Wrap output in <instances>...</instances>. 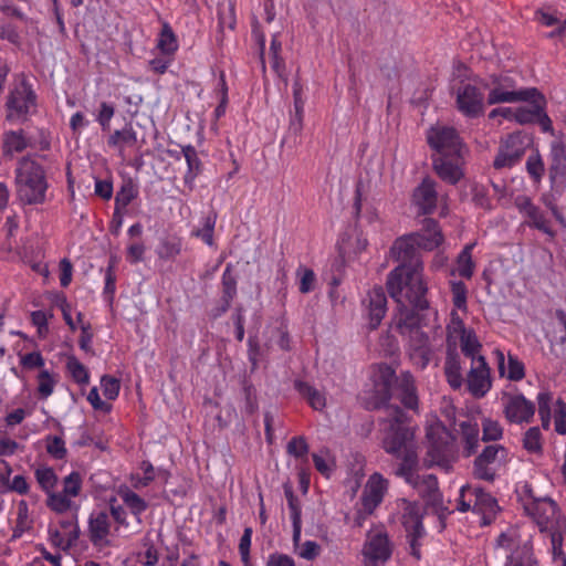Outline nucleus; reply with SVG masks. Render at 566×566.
I'll list each match as a JSON object with an SVG mask.
<instances>
[{"mask_svg": "<svg viewBox=\"0 0 566 566\" xmlns=\"http://www.w3.org/2000/svg\"><path fill=\"white\" fill-rule=\"evenodd\" d=\"M416 239L410 233L394 242L390 255L400 264L389 273L387 289L399 305L394 326L407 340L412 364L423 369L431 360L433 348L421 328L428 325L429 316L436 317L437 313L429 308L426 298L428 289Z\"/></svg>", "mask_w": 566, "mask_h": 566, "instance_id": "obj_1", "label": "nucleus"}, {"mask_svg": "<svg viewBox=\"0 0 566 566\" xmlns=\"http://www.w3.org/2000/svg\"><path fill=\"white\" fill-rule=\"evenodd\" d=\"M382 448L400 460L396 475L413 488L429 503L439 500L438 481L433 474H419V460L415 430L406 413L398 407H387V418L381 424Z\"/></svg>", "mask_w": 566, "mask_h": 566, "instance_id": "obj_2", "label": "nucleus"}, {"mask_svg": "<svg viewBox=\"0 0 566 566\" xmlns=\"http://www.w3.org/2000/svg\"><path fill=\"white\" fill-rule=\"evenodd\" d=\"M516 495L524 513L536 523L541 533L548 539L555 565L566 566V556L563 552L566 521L556 502L546 495L536 494L533 485L527 481L516 484Z\"/></svg>", "mask_w": 566, "mask_h": 566, "instance_id": "obj_3", "label": "nucleus"}, {"mask_svg": "<svg viewBox=\"0 0 566 566\" xmlns=\"http://www.w3.org/2000/svg\"><path fill=\"white\" fill-rule=\"evenodd\" d=\"M396 380L400 401L409 409L418 408V396L415 386V378L409 373H402L398 378L395 377V370L385 364L377 365L371 371L373 395L371 405L379 407L387 402L391 397L392 382Z\"/></svg>", "mask_w": 566, "mask_h": 566, "instance_id": "obj_4", "label": "nucleus"}, {"mask_svg": "<svg viewBox=\"0 0 566 566\" xmlns=\"http://www.w3.org/2000/svg\"><path fill=\"white\" fill-rule=\"evenodd\" d=\"M494 553L503 566H541L531 536L523 535L517 527H509L496 537Z\"/></svg>", "mask_w": 566, "mask_h": 566, "instance_id": "obj_5", "label": "nucleus"}, {"mask_svg": "<svg viewBox=\"0 0 566 566\" xmlns=\"http://www.w3.org/2000/svg\"><path fill=\"white\" fill-rule=\"evenodd\" d=\"M17 185L20 199L25 203H42L48 188L44 172L34 160L24 158L17 169Z\"/></svg>", "mask_w": 566, "mask_h": 566, "instance_id": "obj_6", "label": "nucleus"}, {"mask_svg": "<svg viewBox=\"0 0 566 566\" xmlns=\"http://www.w3.org/2000/svg\"><path fill=\"white\" fill-rule=\"evenodd\" d=\"M426 431L428 451L424 458V464L428 467L437 465L448 471L451 467L452 434L444 424L436 418L428 421Z\"/></svg>", "mask_w": 566, "mask_h": 566, "instance_id": "obj_7", "label": "nucleus"}, {"mask_svg": "<svg viewBox=\"0 0 566 566\" xmlns=\"http://www.w3.org/2000/svg\"><path fill=\"white\" fill-rule=\"evenodd\" d=\"M7 119L11 123H25L38 111V96L32 85L22 78L9 92L6 101Z\"/></svg>", "mask_w": 566, "mask_h": 566, "instance_id": "obj_8", "label": "nucleus"}, {"mask_svg": "<svg viewBox=\"0 0 566 566\" xmlns=\"http://www.w3.org/2000/svg\"><path fill=\"white\" fill-rule=\"evenodd\" d=\"M389 489V481L379 472L373 473L366 481L359 502L356 504L354 524L361 527L368 516L382 503Z\"/></svg>", "mask_w": 566, "mask_h": 566, "instance_id": "obj_9", "label": "nucleus"}, {"mask_svg": "<svg viewBox=\"0 0 566 566\" xmlns=\"http://www.w3.org/2000/svg\"><path fill=\"white\" fill-rule=\"evenodd\" d=\"M458 510L472 511L480 516V523L488 525L495 517L499 505L496 500L480 488L462 485L460 489Z\"/></svg>", "mask_w": 566, "mask_h": 566, "instance_id": "obj_10", "label": "nucleus"}, {"mask_svg": "<svg viewBox=\"0 0 566 566\" xmlns=\"http://www.w3.org/2000/svg\"><path fill=\"white\" fill-rule=\"evenodd\" d=\"M392 554V543L384 526L370 528L361 548L364 566H385Z\"/></svg>", "mask_w": 566, "mask_h": 566, "instance_id": "obj_11", "label": "nucleus"}, {"mask_svg": "<svg viewBox=\"0 0 566 566\" xmlns=\"http://www.w3.org/2000/svg\"><path fill=\"white\" fill-rule=\"evenodd\" d=\"M488 83H464L455 91V105L458 111L469 118H476L484 114L485 90Z\"/></svg>", "mask_w": 566, "mask_h": 566, "instance_id": "obj_12", "label": "nucleus"}, {"mask_svg": "<svg viewBox=\"0 0 566 566\" xmlns=\"http://www.w3.org/2000/svg\"><path fill=\"white\" fill-rule=\"evenodd\" d=\"M81 490L82 476L78 472L73 471L63 479L62 491L53 490L46 494V505L59 514L76 510L74 499L80 495Z\"/></svg>", "mask_w": 566, "mask_h": 566, "instance_id": "obj_13", "label": "nucleus"}, {"mask_svg": "<svg viewBox=\"0 0 566 566\" xmlns=\"http://www.w3.org/2000/svg\"><path fill=\"white\" fill-rule=\"evenodd\" d=\"M448 338L458 339L461 352L469 357L471 361L478 359L482 345L473 328L467 327L463 318L455 311L451 312L450 322L447 326Z\"/></svg>", "mask_w": 566, "mask_h": 566, "instance_id": "obj_14", "label": "nucleus"}, {"mask_svg": "<svg viewBox=\"0 0 566 566\" xmlns=\"http://www.w3.org/2000/svg\"><path fill=\"white\" fill-rule=\"evenodd\" d=\"M488 104L515 103L520 101L533 99L538 96L536 88L514 90L513 81L507 76H494L491 85L488 84Z\"/></svg>", "mask_w": 566, "mask_h": 566, "instance_id": "obj_15", "label": "nucleus"}, {"mask_svg": "<svg viewBox=\"0 0 566 566\" xmlns=\"http://www.w3.org/2000/svg\"><path fill=\"white\" fill-rule=\"evenodd\" d=\"M429 146L438 153L437 156L465 154L467 148L453 127L437 124L427 132Z\"/></svg>", "mask_w": 566, "mask_h": 566, "instance_id": "obj_16", "label": "nucleus"}, {"mask_svg": "<svg viewBox=\"0 0 566 566\" xmlns=\"http://www.w3.org/2000/svg\"><path fill=\"white\" fill-rule=\"evenodd\" d=\"M402 524L406 528L410 553L417 558H420V544L419 538L424 535V528L421 521L420 509L416 503L403 500L402 501Z\"/></svg>", "mask_w": 566, "mask_h": 566, "instance_id": "obj_17", "label": "nucleus"}, {"mask_svg": "<svg viewBox=\"0 0 566 566\" xmlns=\"http://www.w3.org/2000/svg\"><path fill=\"white\" fill-rule=\"evenodd\" d=\"M465 382L468 391L476 399L485 397L491 390L493 382L491 369L484 356H479L478 359L471 361Z\"/></svg>", "mask_w": 566, "mask_h": 566, "instance_id": "obj_18", "label": "nucleus"}, {"mask_svg": "<svg viewBox=\"0 0 566 566\" xmlns=\"http://www.w3.org/2000/svg\"><path fill=\"white\" fill-rule=\"evenodd\" d=\"M503 413L511 423L522 424L532 421L535 405L522 394H506L502 398Z\"/></svg>", "mask_w": 566, "mask_h": 566, "instance_id": "obj_19", "label": "nucleus"}, {"mask_svg": "<svg viewBox=\"0 0 566 566\" xmlns=\"http://www.w3.org/2000/svg\"><path fill=\"white\" fill-rule=\"evenodd\" d=\"M526 149L525 139L517 134L507 136L500 145L497 155L493 161L496 169L511 168L523 157Z\"/></svg>", "mask_w": 566, "mask_h": 566, "instance_id": "obj_20", "label": "nucleus"}, {"mask_svg": "<svg viewBox=\"0 0 566 566\" xmlns=\"http://www.w3.org/2000/svg\"><path fill=\"white\" fill-rule=\"evenodd\" d=\"M464 154H450L437 156L433 168L437 175L446 182L455 185L463 177Z\"/></svg>", "mask_w": 566, "mask_h": 566, "instance_id": "obj_21", "label": "nucleus"}, {"mask_svg": "<svg viewBox=\"0 0 566 566\" xmlns=\"http://www.w3.org/2000/svg\"><path fill=\"white\" fill-rule=\"evenodd\" d=\"M364 312L368 321V327L376 329L387 311V298L381 286H375L369 290L366 298L363 301Z\"/></svg>", "mask_w": 566, "mask_h": 566, "instance_id": "obj_22", "label": "nucleus"}, {"mask_svg": "<svg viewBox=\"0 0 566 566\" xmlns=\"http://www.w3.org/2000/svg\"><path fill=\"white\" fill-rule=\"evenodd\" d=\"M514 202L518 211L527 219V223L530 226L541 230L549 237H554V231L551 229L549 222L544 212L533 205L528 197L517 196Z\"/></svg>", "mask_w": 566, "mask_h": 566, "instance_id": "obj_23", "label": "nucleus"}, {"mask_svg": "<svg viewBox=\"0 0 566 566\" xmlns=\"http://www.w3.org/2000/svg\"><path fill=\"white\" fill-rule=\"evenodd\" d=\"M111 518L106 510H94L88 516V536L94 545L109 543Z\"/></svg>", "mask_w": 566, "mask_h": 566, "instance_id": "obj_24", "label": "nucleus"}, {"mask_svg": "<svg viewBox=\"0 0 566 566\" xmlns=\"http://www.w3.org/2000/svg\"><path fill=\"white\" fill-rule=\"evenodd\" d=\"M493 355L496 360L497 371L501 377L512 381H520L525 377L524 364L513 354L505 356L504 352L495 348Z\"/></svg>", "mask_w": 566, "mask_h": 566, "instance_id": "obj_25", "label": "nucleus"}, {"mask_svg": "<svg viewBox=\"0 0 566 566\" xmlns=\"http://www.w3.org/2000/svg\"><path fill=\"white\" fill-rule=\"evenodd\" d=\"M412 205L420 214L431 213L437 206V191L433 180L426 178L415 189L412 195Z\"/></svg>", "mask_w": 566, "mask_h": 566, "instance_id": "obj_26", "label": "nucleus"}, {"mask_svg": "<svg viewBox=\"0 0 566 566\" xmlns=\"http://www.w3.org/2000/svg\"><path fill=\"white\" fill-rule=\"evenodd\" d=\"M411 235L417 238L418 248L426 251L437 249L444 239L438 222L433 219H424L420 231L411 233Z\"/></svg>", "mask_w": 566, "mask_h": 566, "instance_id": "obj_27", "label": "nucleus"}, {"mask_svg": "<svg viewBox=\"0 0 566 566\" xmlns=\"http://www.w3.org/2000/svg\"><path fill=\"white\" fill-rule=\"evenodd\" d=\"M549 177L553 182L564 185L566 172V145L562 139H556L551 144L549 150Z\"/></svg>", "mask_w": 566, "mask_h": 566, "instance_id": "obj_28", "label": "nucleus"}, {"mask_svg": "<svg viewBox=\"0 0 566 566\" xmlns=\"http://www.w3.org/2000/svg\"><path fill=\"white\" fill-rule=\"evenodd\" d=\"M117 497L136 518L137 523H142V514L148 509V503L145 499L134 492L126 485L119 486L116 492Z\"/></svg>", "mask_w": 566, "mask_h": 566, "instance_id": "obj_29", "label": "nucleus"}, {"mask_svg": "<svg viewBox=\"0 0 566 566\" xmlns=\"http://www.w3.org/2000/svg\"><path fill=\"white\" fill-rule=\"evenodd\" d=\"M444 375L448 384L453 389H460L464 382L462 374V364L459 354L455 350H448L444 361Z\"/></svg>", "mask_w": 566, "mask_h": 566, "instance_id": "obj_30", "label": "nucleus"}, {"mask_svg": "<svg viewBox=\"0 0 566 566\" xmlns=\"http://www.w3.org/2000/svg\"><path fill=\"white\" fill-rule=\"evenodd\" d=\"M285 496L287 499L290 517L292 521L293 543L297 544L301 539V534H302L301 505H300L298 500L295 497L291 488L285 489Z\"/></svg>", "mask_w": 566, "mask_h": 566, "instance_id": "obj_31", "label": "nucleus"}, {"mask_svg": "<svg viewBox=\"0 0 566 566\" xmlns=\"http://www.w3.org/2000/svg\"><path fill=\"white\" fill-rule=\"evenodd\" d=\"M295 387L313 409L322 411L326 407V397L323 391L303 381H296Z\"/></svg>", "mask_w": 566, "mask_h": 566, "instance_id": "obj_32", "label": "nucleus"}, {"mask_svg": "<svg viewBox=\"0 0 566 566\" xmlns=\"http://www.w3.org/2000/svg\"><path fill=\"white\" fill-rule=\"evenodd\" d=\"M136 142L137 135L130 125L113 132L107 139L108 146L118 149L120 153L125 147L134 146Z\"/></svg>", "mask_w": 566, "mask_h": 566, "instance_id": "obj_33", "label": "nucleus"}, {"mask_svg": "<svg viewBox=\"0 0 566 566\" xmlns=\"http://www.w3.org/2000/svg\"><path fill=\"white\" fill-rule=\"evenodd\" d=\"M460 430L467 455H471L478 450L479 447V426L475 422L463 421L460 424Z\"/></svg>", "mask_w": 566, "mask_h": 566, "instance_id": "obj_34", "label": "nucleus"}, {"mask_svg": "<svg viewBox=\"0 0 566 566\" xmlns=\"http://www.w3.org/2000/svg\"><path fill=\"white\" fill-rule=\"evenodd\" d=\"M57 380V374L49 369L40 370L36 375V391L39 397L41 399H48L54 392Z\"/></svg>", "mask_w": 566, "mask_h": 566, "instance_id": "obj_35", "label": "nucleus"}, {"mask_svg": "<svg viewBox=\"0 0 566 566\" xmlns=\"http://www.w3.org/2000/svg\"><path fill=\"white\" fill-rule=\"evenodd\" d=\"M474 243L467 244L457 259V266L453 273L464 279H471L474 273L475 263L472 260Z\"/></svg>", "mask_w": 566, "mask_h": 566, "instance_id": "obj_36", "label": "nucleus"}, {"mask_svg": "<svg viewBox=\"0 0 566 566\" xmlns=\"http://www.w3.org/2000/svg\"><path fill=\"white\" fill-rule=\"evenodd\" d=\"M316 470L324 476L329 478L335 468V458L328 449H321L318 452L312 454Z\"/></svg>", "mask_w": 566, "mask_h": 566, "instance_id": "obj_37", "label": "nucleus"}, {"mask_svg": "<svg viewBox=\"0 0 566 566\" xmlns=\"http://www.w3.org/2000/svg\"><path fill=\"white\" fill-rule=\"evenodd\" d=\"M28 147V139L23 130L8 132L3 138V151L7 155L21 153Z\"/></svg>", "mask_w": 566, "mask_h": 566, "instance_id": "obj_38", "label": "nucleus"}, {"mask_svg": "<svg viewBox=\"0 0 566 566\" xmlns=\"http://www.w3.org/2000/svg\"><path fill=\"white\" fill-rule=\"evenodd\" d=\"M450 289L452 294V303H453V310L459 315L467 314L468 312V290L463 282L461 281H451L450 282Z\"/></svg>", "mask_w": 566, "mask_h": 566, "instance_id": "obj_39", "label": "nucleus"}, {"mask_svg": "<svg viewBox=\"0 0 566 566\" xmlns=\"http://www.w3.org/2000/svg\"><path fill=\"white\" fill-rule=\"evenodd\" d=\"M555 400L549 391H541L537 395L538 415L544 429H548L553 417V406Z\"/></svg>", "mask_w": 566, "mask_h": 566, "instance_id": "obj_40", "label": "nucleus"}, {"mask_svg": "<svg viewBox=\"0 0 566 566\" xmlns=\"http://www.w3.org/2000/svg\"><path fill=\"white\" fill-rule=\"evenodd\" d=\"M36 482L39 483L40 488L49 494L54 490V488L57 484L59 478L55 473V471L46 465L39 467L34 472Z\"/></svg>", "mask_w": 566, "mask_h": 566, "instance_id": "obj_41", "label": "nucleus"}, {"mask_svg": "<svg viewBox=\"0 0 566 566\" xmlns=\"http://www.w3.org/2000/svg\"><path fill=\"white\" fill-rule=\"evenodd\" d=\"M109 513L116 524V530L128 528L127 513L125 505L120 502L117 495L112 496L107 501Z\"/></svg>", "mask_w": 566, "mask_h": 566, "instance_id": "obj_42", "label": "nucleus"}, {"mask_svg": "<svg viewBox=\"0 0 566 566\" xmlns=\"http://www.w3.org/2000/svg\"><path fill=\"white\" fill-rule=\"evenodd\" d=\"M509 452L507 450L500 444H493L486 447L483 452L479 455L480 462L485 461L488 463L493 464L494 467H499L507 460Z\"/></svg>", "mask_w": 566, "mask_h": 566, "instance_id": "obj_43", "label": "nucleus"}, {"mask_svg": "<svg viewBox=\"0 0 566 566\" xmlns=\"http://www.w3.org/2000/svg\"><path fill=\"white\" fill-rule=\"evenodd\" d=\"M216 217L209 214L201 219V227L192 231V235L201 239L207 245L213 247Z\"/></svg>", "mask_w": 566, "mask_h": 566, "instance_id": "obj_44", "label": "nucleus"}, {"mask_svg": "<svg viewBox=\"0 0 566 566\" xmlns=\"http://www.w3.org/2000/svg\"><path fill=\"white\" fill-rule=\"evenodd\" d=\"M67 371L75 382L78 385H87L90 381V374L86 367L75 357H69L66 363Z\"/></svg>", "mask_w": 566, "mask_h": 566, "instance_id": "obj_45", "label": "nucleus"}, {"mask_svg": "<svg viewBox=\"0 0 566 566\" xmlns=\"http://www.w3.org/2000/svg\"><path fill=\"white\" fill-rule=\"evenodd\" d=\"M523 447L530 453L538 454L542 452V433L538 427H532L524 433Z\"/></svg>", "mask_w": 566, "mask_h": 566, "instance_id": "obj_46", "label": "nucleus"}, {"mask_svg": "<svg viewBox=\"0 0 566 566\" xmlns=\"http://www.w3.org/2000/svg\"><path fill=\"white\" fill-rule=\"evenodd\" d=\"M541 106L538 104H533L530 106H522L517 108H512L511 118L520 124L533 123L538 116V111Z\"/></svg>", "mask_w": 566, "mask_h": 566, "instance_id": "obj_47", "label": "nucleus"}, {"mask_svg": "<svg viewBox=\"0 0 566 566\" xmlns=\"http://www.w3.org/2000/svg\"><path fill=\"white\" fill-rule=\"evenodd\" d=\"M74 530V527H72ZM49 535L51 543L60 548L66 549L76 542V532L65 534L62 530L50 526Z\"/></svg>", "mask_w": 566, "mask_h": 566, "instance_id": "obj_48", "label": "nucleus"}, {"mask_svg": "<svg viewBox=\"0 0 566 566\" xmlns=\"http://www.w3.org/2000/svg\"><path fill=\"white\" fill-rule=\"evenodd\" d=\"M158 49L164 54H172L178 49L177 39L168 25H164L157 42Z\"/></svg>", "mask_w": 566, "mask_h": 566, "instance_id": "obj_49", "label": "nucleus"}, {"mask_svg": "<svg viewBox=\"0 0 566 566\" xmlns=\"http://www.w3.org/2000/svg\"><path fill=\"white\" fill-rule=\"evenodd\" d=\"M295 553L303 559L313 560L321 554V546L315 541L294 544Z\"/></svg>", "mask_w": 566, "mask_h": 566, "instance_id": "obj_50", "label": "nucleus"}, {"mask_svg": "<svg viewBox=\"0 0 566 566\" xmlns=\"http://www.w3.org/2000/svg\"><path fill=\"white\" fill-rule=\"evenodd\" d=\"M483 440L497 441L503 437V427L497 420L484 418L482 420Z\"/></svg>", "mask_w": 566, "mask_h": 566, "instance_id": "obj_51", "label": "nucleus"}, {"mask_svg": "<svg viewBox=\"0 0 566 566\" xmlns=\"http://www.w3.org/2000/svg\"><path fill=\"white\" fill-rule=\"evenodd\" d=\"M555 431L559 434H566V403L562 399H556L553 406V417Z\"/></svg>", "mask_w": 566, "mask_h": 566, "instance_id": "obj_52", "label": "nucleus"}, {"mask_svg": "<svg viewBox=\"0 0 566 566\" xmlns=\"http://www.w3.org/2000/svg\"><path fill=\"white\" fill-rule=\"evenodd\" d=\"M115 114V106L108 102H102L99 104L98 112L96 113L95 119L99 124L103 132L111 129V120Z\"/></svg>", "mask_w": 566, "mask_h": 566, "instance_id": "obj_53", "label": "nucleus"}, {"mask_svg": "<svg viewBox=\"0 0 566 566\" xmlns=\"http://www.w3.org/2000/svg\"><path fill=\"white\" fill-rule=\"evenodd\" d=\"M181 252V242L178 239L164 240L157 249L160 259L171 260Z\"/></svg>", "mask_w": 566, "mask_h": 566, "instance_id": "obj_54", "label": "nucleus"}, {"mask_svg": "<svg viewBox=\"0 0 566 566\" xmlns=\"http://www.w3.org/2000/svg\"><path fill=\"white\" fill-rule=\"evenodd\" d=\"M296 276L300 280V292L307 294L314 290L316 276L315 273L307 268L300 266L296 271Z\"/></svg>", "mask_w": 566, "mask_h": 566, "instance_id": "obj_55", "label": "nucleus"}, {"mask_svg": "<svg viewBox=\"0 0 566 566\" xmlns=\"http://www.w3.org/2000/svg\"><path fill=\"white\" fill-rule=\"evenodd\" d=\"M20 365L27 370L45 369V359L40 352H31L20 355Z\"/></svg>", "mask_w": 566, "mask_h": 566, "instance_id": "obj_56", "label": "nucleus"}, {"mask_svg": "<svg viewBox=\"0 0 566 566\" xmlns=\"http://www.w3.org/2000/svg\"><path fill=\"white\" fill-rule=\"evenodd\" d=\"M286 451L296 459H306L308 444L303 437H294L289 441Z\"/></svg>", "mask_w": 566, "mask_h": 566, "instance_id": "obj_57", "label": "nucleus"}, {"mask_svg": "<svg viewBox=\"0 0 566 566\" xmlns=\"http://www.w3.org/2000/svg\"><path fill=\"white\" fill-rule=\"evenodd\" d=\"M101 387L103 395L109 400L116 399L119 395L120 384L115 377L103 376L101 378Z\"/></svg>", "mask_w": 566, "mask_h": 566, "instance_id": "obj_58", "label": "nucleus"}, {"mask_svg": "<svg viewBox=\"0 0 566 566\" xmlns=\"http://www.w3.org/2000/svg\"><path fill=\"white\" fill-rule=\"evenodd\" d=\"M496 467L485 461L480 462V458L478 457L474 461V475L478 479L492 481L495 476Z\"/></svg>", "mask_w": 566, "mask_h": 566, "instance_id": "obj_59", "label": "nucleus"}, {"mask_svg": "<svg viewBox=\"0 0 566 566\" xmlns=\"http://www.w3.org/2000/svg\"><path fill=\"white\" fill-rule=\"evenodd\" d=\"M182 154L188 165L187 177L190 175L191 179H193L200 165L197 151L193 146L188 145L182 148Z\"/></svg>", "mask_w": 566, "mask_h": 566, "instance_id": "obj_60", "label": "nucleus"}, {"mask_svg": "<svg viewBox=\"0 0 566 566\" xmlns=\"http://www.w3.org/2000/svg\"><path fill=\"white\" fill-rule=\"evenodd\" d=\"M526 169L535 181H539L544 174V164L538 154L532 155L526 160Z\"/></svg>", "mask_w": 566, "mask_h": 566, "instance_id": "obj_61", "label": "nucleus"}, {"mask_svg": "<svg viewBox=\"0 0 566 566\" xmlns=\"http://www.w3.org/2000/svg\"><path fill=\"white\" fill-rule=\"evenodd\" d=\"M251 539H252V530L247 527L244 530L243 535L241 536L240 543H239V553H240L241 560L244 564V566L250 565Z\"/></svg>", "mask_w": 566, "mask_h": 566, "instance_id": "obj_62", "label": "nucleus"}, {"mask_svg": "<svg viewBox=\"0 0 566 566\" xmlns=\"http://www.w3.org/2000/svg\"><path fill=\"white\" fill-rule=\"evenodd\" d=\"M539 23L546 27H559V32L566 33V19L562 22L555 14L539 11L536 14Z\"/></svg>", "mask_w": 566, "mask_h": 566, "instance_id": "obj_63", "label": "nucleus"}, {"mask_svg": "<svg viewBox=\"0 0 566 566\" xmlns=\"http://www.w3.org/2000/svg\"><path fill=\"white\" fill-rule=\"evenodd\" d=\"M46 451L55 459H62L65 453V443L62 438L52 437L48 439Z\"/></svg>", "mask_w": 566, "mask_h": 566, "instance_id": "obj_64", "label": "nucleus"}]
</instances>
